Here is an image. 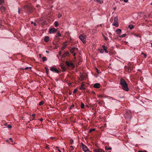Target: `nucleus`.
I'll use <instances>...</instances> for the list:
<instances>
[{"label": "nucleus", "instance_id": "f257e3e1", "mask_svg": "<svg viewBox=\"0 0 152 152\" xmlns=\"http://www.w3.org/2000/svg\"><path fill=\"white\" fill-rule=\"evenodd\" d=\"M120 85H121L122 88L126 91H129V88L127 83L124 79L121 78L120 80Z\"/></svg>", "mask_w": 152, "mask_h": 152}, {"label": "nucleus", "instance_id": "f03ea898", "mask_svg": "<svg viewBox=\"0 0 152 152\" xmlns=\"http://www.w3.org/2000/svg\"><path fill=\"white\" fill-rule=\"evenodd\" d=\"M132 113L129 110H127L125 114V117L127 120H130L132 116Z\"/></svg>", "mask_w": 152, "mask_h": 152}, {"label": "nucleus", "instance_id": "7ed1b4c3", "mask_svg": "<svg viewBox=\"0 0 152 152\" xmlns=\"http://www.w3.org/2000/svg\"><path fill=\"white\" fill-rule=\"evenodd\" d=\"M79 38L83 43L86 42V35H81L79 37Z\"/></svg>", "mask_w": 152, "mask_h": 152}, {"label": "nucleus", "instance_id": "20e7f679", "mask_svg": "<svg viewBox=\"0 0 152 152\" xmlns=\"http://www.w3.org/2000/svg\"><path fill=\"white\" fill-rule=\"evenodd\" d=\"M66 65L69 67H74V65L71 61H66L65 62Z\"/></svg>", "mask_w": 152, "mask_h": 152}, {"label": "nucleus", "instance_id": "39448f33", "mask_svg": "<svg viewBox=\"0 0 152 152\" xmlns=\"http://www.w3.org/2000/svg\"><path fill=\"white\" fill-rule=\"evenodd\" d=\"M78 49L76 48H72L70 50V52L72 54V55L75 56V54L77 52Z\"/></svg>", "mask_w": 152, "mask_h": 152}, {"label": "nucleus", "instance_id": "423d86ee", "mask_svg": "<svg viewBox=\"0 0 152 152\" xmlns=\"http://www.w3.org/2000/svg\"><path fill=\"white\" fill-rule=\"evenodd\" d=\"M50 70L53 72L55 73H59V71L56 67H50Z\"/></svg>", "mask_w": 152, "mask_h": 152}, {"label": "nucleus", "instance_id": "0eeeda50", "mask_svg": "<svg viewBox=\"0 0 152 152\" xmlns=\"http://www.w3.org/2000/svg\"><path fill=\"white\" fill-rule=\"evenodd\" d=\"M82 146L83 150L85 152H89V151L87 146L84 145L83 143H82Z\"/></svg>", "mask_w": 152, "mask_h": 152}, {"label": "nucleus", "instance_id": "6e6552de", "mask_svg": "<svg viewBox=\"0 0 152 152\" xmlns=\"http://www.w3.org/2000/svg\"><path fill=\"white\" fill-rule=\"evenodd\" d=\"M49 33L50 34L54 33L57 31V30L55 28H50L49 29Z\"/></svg>", "mask_w": 152, "mask_h": 152}, {"label": "nucleus", "instance_id": "1a4fd4ad", "mask_svg": "<svg viewBox=\"0 0 152 152\" xmlns=\"http://www.w3.org/2000/svg\"><path fill=\"white\" fill-rule=\"evenodd\" d=\"M93 87L94 88H98L100 87V85L99 83H96L94 84Z\"/></svg>", "mask_w": 152, "mask_h": 152}, {"label": "nucleus", "instance_id": "9d476101", "mask_svg": "<svg viewBox=\"0 0 152 152\" xmlns=\"http://www.w3.org/2000/svg\"><path fill=\"white\" fill-rule=\"evenodd\" d=\"M102 47L103 48V50H104V51L105 53H108V51L107 50V47L106 46H105L104 45H103Z\"/></svg>", "mask_w": 152, "mask_h": 152}, {"label": "nucleus", "instance_id": "9b49d317", "mask_svg": "<svg viewBox=\"0 0 152 152\" xmlns=\"http://www.w3.org/2000/svg\"><path fill=\"white\" fill-rule=\"evenodd\" d=\"M49 40V37L48 36H46L45 37L44 40L46 42H48Z\"/></svg>", "mask_w": 152, "mask_h": 152}, {"label": "nucleus", "instance_id": "f8f14e48", "mask_svg": "<svg viewBox=\"0 0 152 152\" xmlns=\"http://www.w3.org/2000/svg\"><path fill=\"white\" fill-rule=\"evenodd\" d=\"M116 31L117 34L118 35L120 34V33L121 32V30L120 29H118Z\"/></svg>", "mask_w": 152, "mask_h": 152}, {"label": "nucleus", "instance_id": "ddd939ff", "mask_svg": "<svg viewBox=\"0 0 152 152\" xmlns=\"http://www.w3.org/2000/svg\"><path fill=\"white\" fill-rule=\"evenodd\" d=\"M113 26H115L116 27H118V23H115V22H114L113 23Z\"/></svg>", "mask_w": 152, "mask_h": 152}, {"label": "nucleus", "instance_id": "4468645a", "mask_svg": "<svg viewBox=\"0 0 152 152\" xmlns=\"http://www.w3.org/2000/svg\"><path fill=\"white\" fill-rule=\"evenodd\" d=\"M94 151L95 152H103L100 149H95Z\"/></svg>", "mask_w": 152, "mask_h": 152}, {"label": "nucleus", "instance_id": "2eb2a0df", "mask_svg": "<svg viewBox=\"0 0 152 152\" xmlns=\"http://www.w3.org/2000/svg\"><path fill=\"white\" fill-rule=\"evenodd\" d=\"M66 45H64L61 48V50L63 51L66 47Z\"/></svg>", "mask_w": 152, "mask_h": 152}, {"label": "nucleus", "instance_id": "dca6fc26", "mask_svg": "<svg viewBox=\"0 0 152 152\" xmlns=\"http://www.w3.org/2000/svg\"><path fill=\"white\" fill-rule=\"evenodd\" d=\"M114 22H115V23H118V18L117 17H115L114 19Z\"/></svg>", "mask_w": 152, "mask_h": 152}, {"label": "nucleus", "instance_id": "f3484780", "mask_svg": "<svg viewBox=\"0 0 152 152\" xmlns=\"http://www.w3.org/2000/svg\"><path fill=\"white\" fill-rule=\"evenodd\" d=\"M69 54V52L68 51H67L65 53H64L62 56L63 57L65 56H66L68 55Z\"/></svg>", "mask_w": 152, "mask_h": 152}, {"label": "nucleus", "instance_id": "a211bd4d", "mask_svg": "<svg viewBox=\"0 0 152 152\" xmlns=\"http://www.w3.org/2000/svg\"><path fill=\"white\" fill-rule=\"evenodd\" d=\"M59 25V23L57 21H55L54 22V25L56 27H57Z\"/></svg>", "mask_w": 152, "mask_h": 152}, {"label": "nucleus", "instance_id": "6ab92c4d", "mask_svg": "<svg viewBox=\"0 0 152 152\" xmlns=\"http://www.w3.org/2000/svg\"><path fill=\"white\" fill-rule=\"evenodd\" d=\"M129 28L130 29H132L134 28V26L132 25H130L128 26Z\"/></svg>", "mask_w": 152, "mask_h": 152}, {"label": "nucleus", "instance_id": "aec40b11", "mask_svg": "<svg viewBox=\"0 0 152 152\" xmlns=\"http://www.w3.org/2000/svg\"><path fill=\"white\" fill-rule=\"evenodd\" d=\"M126 36V34H123L121 35L119 37L120 38L121 37H124Z\"/></svg>", "mask_w": 152, "mask_h": 152}, {"label": "nucleus", "instance_id": "412c9836", "mask_svg": "<svg viewBox=\"0 0 152 152\" xmlns=\"http://www.w3.org/2000/svg\"><path fill=\"white\" fill-rule=\"evenodd\" d=\"M5 8L4 7H2L1 8V10L2 12L4 11L5 10Z\"/></svg>", "mask_w": 152, "mask_h": 152}, {"label": "nucleus", "instance_id": "4be33fe9", "mask_svg": "<svg viewBox=\"0 0 152 152\" xmlns=\"http://www.w3.org/2000/svg\"><path fill=\"white\" fill-rule=\"evenodd\" d=\"M99 52L101 53H103L104 52V50L103 49H99Z\"/></svg>", "mask_w": 152, "mask_h": 152}, {"label": "nucleus", "instance_id": "5701e85b", "mask_svg": "<svg viewBox=\"0 0 152 152\" xmlns=\"http://www.w3.org/2000/svg\"><path fill=\"white\" fill-rule=\"evenodd\" d=\"M42 59L43 61H45L47 60V58L45 57H43L42 58Z\"/></svg>", "mask_w": 152, "mask_h": 152}, {"label": "nucleus", "instance_id": "b1692460", "mask_svg": "<svg viewBox=\"0 0 152 152\" xmlns=\"http://www.w3.org/2000/svg\"><path fill=\"white\" fill-rule=\"evenodd\" d=\"M84 104L83 103H81V107L82 108H83L84 107Z\"/></svg>", "mask_w": 152, "mask_h": 152}, {"label": "nucleus", "instance_id": "393cba45", "mask_svg": "<svg viewBox=\"0 0 152 152\" xmlns=\"http://www.w3.org/2000/svg\"><path fill=\"white\" fill-rule=\"evenodd\" d=\"M105 149L106 150H110L111 149V147H108L107 146L105 147Z\"/></svg>", "mask_w": 152, "mask_h": 152}, {"label": "nucleus", "instance_id": "a878e982", "mask_svg": "<svg viewBox=\"0 0 152 152\" xmlns=\"http://www.w3.org/2000/svg\"><path fill=\"white\" fill-rule=\"evenodd\" d=\"M56 35H57V36H56V37H57L61 36V35L59 32H58L57 33Z\"/></svg>", "mask_w": 152, "mask_h": 152}, {"label": "nucleus", "instance_id": "bb28decb", "mask_svg": "<svg viewBox=\"0 0 152 152\" xmlns=\"http://www.w3.org/2000/svg\"><path fill=\"white\" fill-rule=\"evenodd\" d=\"M84 85L83 84L82 85L81 87L80 88V89H84L85 88L83 87Z\"/></svg>", "mask_w": 152, "mask_h": 152}, {"label": "nucleus", "instance_id": "cd10ccee", "mask_svg": "<svg viewBox=\"0 0 152 152\" xmlns=\"http://www.w3.org/2000/svg\"><path fill=\"white\" fill-rule=\"evenodd\" d=\"M95 129H91L89 130V132H92V131H94L95 130Z\"/></svg>", "mask_w": 152, "mask_h": 152}, {"label": "nucleus", "instance_id": "c85d7f7f", "mask_svg": "<svg viewBox=\"0 0 152 152\" xmlns=\"http://www.w3.org/2000/svg\"><path fill=\"white\" fill-rule=\"evenodd\" d=\"M45 70H46V72L47 73V74H48V71H49L48 69V68H47L45 67Z\"/></svg>", "mask_w": 152, "mask_h": 152}, {"label": "nucleus", "instance_id": "c756f323", "mask_svg": "<svg viewBox=\"0 0 152 152\" xmlns=\"http://www.w3.org/2000/svg\"><path fill=\"white\" fill-rule=\"evenodd\" d=\"M44 104V102L42 101H41L39 102V105H42Z\"/></svg>", "mask_w": 152, "mask_h": 152}, {"label": "nucleus", "instance_id": "7c9ffc66", "mask_svg": "<svg viewBox=\"0 0 152 152\" xmlns=\"http://www.w3.org/2000/svg\"><path fill=\"white\" fill-rule=\"evenodd\" d=\"M141 54L143 55L145 58H146L147 55L146 54L144 53H142Z\"/></svg>", "mask_w": 152, "mask_h": 152}, {"label": "nucleus", "instance_id": "2f4dec72", "mask_svg": "<svg viewBox=\"0 0 152 152\" xmlns=\"http://www.w3.org/2000/svg\"><path fill=\"white\" fill-rule=\"evenodd\" d=\"M74 142L73 140L71 139L70 141V143L71 144H72Z\"/></svg>", "mask_w": 152, "mask_h": 152}, {"label": "nucleus", "instance_id": "473e14b6", "mask_svg": "<svg viewBox=\"0 0 152 152\" xmlns=\"http://www.w3.org/2000/svg\"><path fill=\"white\" fill-rule=\"evenodd\" d=\"M74 107V104H72L70 107V109H72V108H73V107Z\"/></svg>", "mask_w": 152, "mask_h": 152}, {"label": "nucleus", "instance_id": "72a5a7b5", "mask_svg": "<svg viewBox=\"0 0 152 152\" xmlns=\"http://www.w3.org/2000/svg\"><path fill=\"white\" fill-rule=\"evenodd\" d=\"M4 0H0V5L4 2Z\"/></svg>", "mask_w": 152, "mask_h": 152}, {"label": "nucleus", "instance_id": "f704fd0d", "mask_svg": "<svg viewBox=\"0 0 152 152\" xmlns=\"http://www.w3.org/2000/svg\"><path fill=\"white\" fill-rule=\"evenodd\" d=\"M103 37L104 38V39L105 40H107L108 39V38L107 37H105L103 35Z\"/></svg>", "mask_w": 152, "mask_h": 152}, {"label": "nucleus", "instance_id": "c9c22d12", "mask_svg": "<svg viewBox=\"0 0 152 152\" xmlns=\"http://www.w3.org/2000/svg\"><path fill=\"white\" fill-rule=\"evenodd\" d=\"M7 127L9 128L10 129L12 128V126L10 125H9L7 126Z\"/></svg>", "mask_w": 152, "mask_h": 152}, {"label": "nucleus", "instance_id": "e433bc0d", "mask_svg": "<svg viewBox=\"0 0 152 152\" xmlns=\"http://www.w3.org/2000/svg\"><path fill=\"white\" fill-rule=\"evenodd\" d=\"M31 24H33L34 25V26H36V23H34V22H32L31 23Z\"/></svg>", "mask_w": 152, "mask_h": 152}, {"label": "nucleus", "instance_id": "4c0bfd02", "mask_svg": "<svg viewBox=\"0 0 152 152\" xmlns=\"http://www.w3.org/2000/svg\"><path fill=\"white\" fill-rule=\"evenodd\" d=\"M32 115L33 116V119H34V118L35 117V114H32Z\"/></svg>", "mask_w": 152, "mask_h": 152}, {"label": "nucleus", "instance_id": "58836bf2", "mask_svg": "<svg viewBox=\"0 0 152 152\" xmlns=\"http://www.w3.org/2000/svg\"><path fill=\"white\" fill-rule=\"evenodd\" d=\"M10 140L11 142H13L12 140V138H10Z\"/></svg>", "mask_w": 152, "mask_h": 152}, {"label": "nucleus", "instance_id": "ea45409f", "mask_svg": "<svg viewBox=\"0 0 152 152\" xmlns=\"http://www.w3.org/2000/svg\"><path fill=\"white\" fill-rule=\"evenodd\" d=\"M61 16H62L61 15V14H60L58 15V18H60Z\"/></svg>", "mask_w": 152, "mask_h": 152}, {"label": "nucleus", "instance_id": "a19ab883", "mask_svg": "<svg viewBox=\"0 0 152 152\" xmlns=\"http://www.w3.org/2000/svg\"><path fill=\"white\" fill-rule=\"evenodd\" d=\"M96 71L98 73H99L98 69L97 68H96Z\"/></svg>", "mask_w": 152, "mask_h": 152}, {"label": "nucleus", "instance_id": "79ce46f5", "mask_svg": "<svg viewBox=\"0 0 152 152\" xmlns=\"http://www.w3.org/2000/svg\"><path fill=\"white\" fill-rule=\"evenodd\" d=\"M138 152H147L145 150L144 151H138Z\"/></svg>", "mask_w": 152, "mask_h": 152}, {"label": "nucleus", "instance_id": "37998d69", "mask_svg": "<svg viewBox=\"0 0 152 152\" xmlns=\"http://www.w3.org/2000/svg\"><path fill=\"white\" fill-rule=\"evenodd\" d=\"M124 1L125 2H127L128 1V0H124Z\"/></svg>", "mask_w": 152, "mask_h": 152}, {"label": "nucleus", "instance_id": "c03bdc74", "mask_svg": "<svg viewBox=\"0 0 152 152\" xmlns=\"http://www.w3.org/2000/svg\"><path fill=\"white\" fill-rule=\"evenodd\" d=\"M29 68H31V67H26L25 68V70H27V69Z\"/></svg>", "mask_w": 152, "mask_h": 152}, {"label": "nucleus", "instance_id": "a18cd8bd", "mask_svg": "<svg viewBox=\"0 0 152 152\" xmlns=\"http://www.w3.org/2000/svg\"><path fill=\"white\" fill-rule=\"evenodd\" d=\"M77 91V90L76 89H75L74 90V93H76Z\"/></svg>", "mask_w": 152, "mask_h": 152}, {"label": "nucleus", "instance_id": "49530a36", "mask_svg": "<svg viewBox=\"0 0 152 152\" xmlns=\"http://www.w3.org/2000/svg\"><path fill=\"white\" fill-rule=\"evenodd\" d=\"M70 147L71 148H72L71 149V150L72 151L74 149L73 147L72 146H71Z\"/></svg>", "mask_w": 152, "mask_h": 152}, {"label": "nucleus", "instance_id": "de8ad7c7", "mask_svg": "<svg viewBox=\"0 0 152 152\" xmlns=\"http://www.w3.org/2000/svg\"><path fill=\"white\" fill-rule=\"evenodd\" d=\"M40 121L41 122H42V121H43V119H42V118H40Z\"/></svg>", "mask_w": 152, "mask_h": 152}, {"label": "nucleus", "instance_id": "09e8293b", "mask_svg": "<svg viewBox=\"0 0 152 152\" xmlns=\"http://www.w3.org/2000/svg\"><path fill=\"white\" fill-rule=\"evenodd\" d=\"M59 54L60 55H61V51H60L59 52Z\"/></svg>", "mask_w": 152, "mask_h": 152}, {"label": "nucleus", "instance_id": "8fccbe9b", "mask_svg": "<svg viewBox=\"0 0 152 152\" xmlns=\"http://www.w3.org/2000/svg\"><path fill=\"white\" fill-rule=\"evenodd\" d=\"M20 9H18V13H20Z\"/></svg>", "mask_w": 152, "mask_h": 152}, {"label": "nucleus", "instance_id": "3c124183", "mask_svg": "<svg viewBox=\"0 0 152 152\" xmlns=\"http://www.w3.org/2000/svg\"><path fill=\"white\" fill-rule=\"evenodd\" d=\"M113 9L114 10H116V7H114L113 8Z\"/></svg>", "mask_w": 152, "mask_h": 152}, {"label": "nucleus", "instance_id": "603ef678", "mask_svg": "<svg viewBox=\"0 0 152 152\" xmlns=\"http://www.w3.org/2000/svg\"><path fill=\"white\" fill-rule=\"evenodd\" d=\"M58 151L59 152H61V151L59 149H58Z\"/></svg>", "mask_w": 152, "mask_h": 152}, {"label": "nucleus", "instance_id": "864d4df0", "mask_svg": "<svg viewBox=\"0 0 152 152\" xmlns=\"http://www.w3.org/2000/svg\"><path fill=\"white\" fill-rule=\"evenodd\" d=\"M109 34L110 35H112L111 34V33H109Z\"/></svg>", "mask_w": 152, "mask_h": 152}, {"label": "nucleus", "instance_id": "5fc2aeb1", "mask_svg": "<svg viewBox=\"0 0 152 152\" xmlns=\"http://www.w3.org/2000/svg\"><path fill=\"white\" fill-rule=\"evenodd\" d=\"M96 1L97 2H99V0H96Z\"/></svg>", "mask_w": 152, "mask_h": 152}, {"label": "nucleus", "instance_id": "6e6d98bb", "mask_svg": "<svg viewBox=\"0 0 152 152\" xmlns=\"http://www.w3.org/2000/svg\"><path fill=\"white\" fill-rule=\"evenodd\" d=\"M46 52L47 53H48V51H46Z\"/></svg>", "mask_w": 152, "mask_h": 152}, {"label": "nucleus", "instance_id": "4d7b16f0", "mask_svg": "<svg viewBox=\"0 0 152 152\" xmlns=\"http://www.w3.org/2000/svg\"><path fill=\"white\" fill-rule=\"evenodd\" d=\"M46 148H48V146H46Z\"/></svg>", "mask_w": 152, "mask_h": 152}, {"label": "nucleus", "instance_id": "13d9d810", "mask_svg": "<svg viewBox=\"0 0 152 152\" xmlns=\"http://www.w3.org/2000/svg\"><path fill=\"white\" fill-rule=\"evenodd\" d=\"M151 46L152 47V44H151Z\"/></svg>", "mask_w": 152, "mask_h": 152}, {"label": "nucleus", "instance_id": "bf43d9fd", "mask_svg": "<svg viewBox=\"0 0 152 152\" xmlns=\"http://www.w3.org/2000/svg\"><path fill=\"white\" fill-rule=\"evenodd\" d=\"M56 148H58L57 147Z\"/></svg>", "mask_w": 152, "mask_h": 152}, {"label": "nucleus", "instance_id": "052dcab7", "mask_svg": "<svg viewBox=\"0 0 152 152\" xmlns=\"http://www.w3.org/2000/svg\"><path fill=\"white\" fill-rule=\"evenodd\" d=\"M151 4H152V3H151Z\"/></svg>", "mask_w": 152, "mask_h": 152}]
</instances>
